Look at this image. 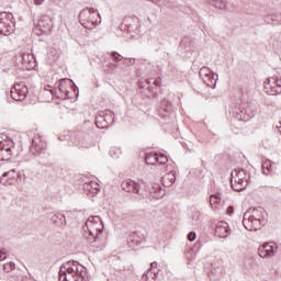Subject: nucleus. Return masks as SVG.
I'll return each instance as SVG.
<instances>
[{
  "label": "nucleus",
  "mask_w": 281,
  "mask_h": 281,
  "mask_svg": "<svg viewBox=\"0 0 281 281\" xmlns=\"http://www.w3.org/2000/svg\"><path fill=\"white\" fill-rule=\"evenodd\" d=\"M243 225L248 232H258L267 225V211L262 206L248 209L244 213Z\"/></svg>",
  "instance_id": "f257e3e1"
},
{
  "label": "nucleus",
  "mask_w": 281,
  "mask_h": 281,
  "mask_svg": "<svg viewBox=\"0 0 281 281\" xmlns=\"http://www.w3.org/2000/svg\"><path fill=\"white\" fill-rule=\"evenodd\" d=\"M258 114V104L254 102H246L238 108L233 109V115L239 122H249Z\"/></svg>",
  "instance_id": "f03ea898"
},
{
  "label": "nucleus",
  "mask_w": 281,
  "mask_h": 281,
  "mask_svg": "<svg viewBox=\"0 0 281 281\" xmlns=\"http://www.w3.org/2000/svg\"><path fill=\"white\" fill-rule=\"evenodd\" d=\"M249 179L251 177L245 169H235L231 173V186L235 192H240V190H245L247 188V183H249Z\"/></svg>",
  "instance_id": "7ed1b4c3"
},
{
  "label": "nucleus",
  "mask_w": 281,
  "mask_h": 281,
  "mask_svg": "<svg viewBox=\"0 0 281 281\" xmlns=\"http://www.w3.org/2000/svg\"><path fill=\"white\" fill-rule=\"evenodd\" d=\"M14 153V140L5 134L0 135V161H10Z\"/></svg>",
  "instance_id": "20e7f679"
},
{
  "label": "nucleus",
  "mask_w": 281,
  "mask_h": 281,
  "mask_svg": "<svg viewBox=\"0 0 281 281\" xmlns=\"http://www.w3.org/2000/svg\"><path fill=\"white\" fill-rule=\"evenodd\" d=\"M70 79H61L57 83V88L50 89L53 97L58 98L59 100H69V90H67V85L71 86Z\"/></svg>",
  "instance_id": "39448f33"
},
{
  "label": "nucleus",
  "mask_w": 281,
  "mask_h": 281,
  "mask_svg": "<svg viewBox=\"0 0 281 281\" xmlns=\"http://www.w3.org/2000/svg\"><path fill=\"white\" fill-rule=\"evenodd\" d=\"M263 91L268 95H280L281 93V77H270L263 82Z\"/></svg>",
  "instance_id": "423d86ee"
},
{
  "label": "nucleus",
  "mask_w": 281,
  "mask_h": 281,
  "mask_svg": "<svg viewBox=\"0 0 281 281\" xmlns=\"http://www.w3.org/2000/svg\"><path fill=\"white\" fill-rule=\"evenodd\" d=\"M12 19H14V15L10 12H0V34L2 36H10L12 34Z\"/></svg>",
  "instance_id": "0eeeda50"
},
{
  "label": "nucleus",
  "mask_w": 281,
  "mask_h": 281,
  "mask_svg": "<svg viewBox=\"0 0 281 281\" xmlns=\"http://www.w3.org/2000/svg\"><path fill=\"white\" fill-rule=\"evenodd\" d=\"M30 153L34 155V157H43L45 153H47V142L43 140L41 136H37L32 139Z\"/></svg>",
  "instance_id": "6e6552de"
},
{
  "label": "nucleus",
  "mask_w": 281,
  "mask_h": 281,
  "mask_svg": "<svg viewBox=\"0 0 281 281\" xmlns=\"http://www.w3.org/2000/svg\"><path fill=\"white\" fill-rule=\"evenodd\" d=\"M11 98L12 100H15L16 102H21L27 98V93H30V90L25 83H16L11 88Z\"/></svg>",
  "instance_id": "1a4fd4ad"
},
{
  "label": "nucleus",
  "mask_w": 281,
  "mask_h": 281,
  "mask_svg": "<svg viewBox=\"0 0 281 281\" xmlns=\"http://www.w3.org/2000/svg\"><path fill=\"white\" fill-rule=\"evenodd\" d=\"M83 228L90 229V232H97L98 234H104V224L98 215L89 217Z\"/></svg>",
  "instance_id": "9d476101"
},
{
  "label": "nucleus",
  "mask_w": 281,
  "mask_h": 281,
  "mask_svg": "<svg viewBox=\"0 0 281 281\" xmlns=\"http://www.w3.org/2000/svg\"><path fill=\"white\" fill-rule=\"evenodd\" d=\"M278 254V245L276 243H266L258 249V255L260 258H272V256H276Z\"/></svg>",
  "instance_id": "9b49d317"
},
{
  "label": "nucleus",
  "mask_w": 281,
  "mask_h": 281,
  "mask_svg": "<svg viewBox=\"0 0 281 281\" xmlns=\"http://www.w3.org/2000/svg\"><path fill=\"white\" fill-rule=\"evenodd\" d=\"M83 232V238L92 245V247H95V243H102L104 240V234L98 233L95 231H90L85 227H82Z\"/></svg>",
  "instance_id": "f8f14e48"
},
{
  "label": "nucleus",
  "mask_w": 281,
  "mask_h": 281,
  "mask_svg": "<svg viewBox=\"0 0 281 281\" xmlns=\"http://www.w3.org/2000/svg\"><path fill=\"white\" fill-rule=\"evenodd\" d=\"M19 177H21V172H16V170L12 169L2 175L0 183H2V186H12L14 183V180L19 179Z\"/></svg>",
  "instance_id": "ddd939ff"
},
{
  "label": "nucleus",
  "mask_w": 281,
  "mask_h": 281,
  "mask_svg": "<svg viewBox=\"0 0 281 281\" xmlns=\"http://www.w3.org/2000/svg\"><path fill=\"white\" fill-rule=\"evenodd\" d=\"M121 188L124 192H132L133 194H139V190H142V186L131 179L123 181Z\"/></svg>",
  "instance_id": "4468645a"
},
{
  "label": "nucleus",
  "mask_w": 281,
  "mask_h": 281,
  "mask_svg": "<svg viewBox=\"0 0 281 281\" xmlns=\"http://www.w3.org/2000/svg\"><path fill=\"white\" fill-rule=\"evenodd\" d=\"M215 236L218 238H227L229 236V224L225 221H221L215 226Z\"/></svg>",
  "instance_id": "2eb2a0df"
},
{
  "label": "nucleus",
  "mask_w": 281,
  "mask_h": 281,
  "mask_svg": "<svg viewBox=\"0 0 281 281\" xmlns=\"http://www.w3.org/2000/svg\"><path fill=\"white\" fill-rule=\"evenodd\" d=\"M170 111H172V104L168 99H164L160 103L158 115H160L162 120H168V117H170Z\"/></svg>",
  "instance_id": "dca6fc26"
},
{
  "label": "nucleus",
  "mask_w": 281,
  "mask_h": 281,
  "mask_svg": "<svg viewBox=\"0 0 281 281\" xmlns=\"http://www.w3.org/2000/svg\"><path fill=\"white\" fill-rule=\"evenodd\" d=\"M21 63L26 69H34L36 67V57L30 53L21 55Z\"/></svg>",
  "instance_id": "f3484780"
},
{
  "label": "nucleus",
  "mask_w": 281,
  "mask_h": 281,
  "mask_svg": "<svg viewBox=\"0 0 281 281\" xmlns=\"http://www.w3.org/2000/svg\"><path fill=\"white\" fill-rule=\"evenodd\" d=\"M100 120H103L104 124L101 125V128H109V126H113L115 124V114L108 110L103 116H100Z\"/></svg>",
  "instance_id": "a211bd4d"
},
{
  "label": "nucleus",
  "mask_w": 281,
  "mask_h": 281,
  "mask_svg": "<svg viewBox=\"0 0 281 281\" xmlns=\"http://www.w3.org/2000/svg\"><path fill=\"white\" fill-rule=\"evenodd\" d=\"M206 87L211 89H216V81L218 80V75L211 72L210 75L200 76Z\"/></svg>",
  "instance_id": "6ab92c4d"
},
{
  "label": "nucleus",
  "mask_w": 281,
  "mask_h": 281,
  "mask_svg": "<svg viewBox=\"0 0 281 281\" xmlns=\"http://www.w3.org/2000/svg\"><path fill=\"white\" fill-rule=\"evenodd\" d=\"M127 245L131 247V249H135V247H139V245H142V237L137 232L128 235Z\"/></svg>",
  "instance_id": "aec40b11"
},
{
  "label": "nucleus",
  "mask_w": 281,
  "mask_h": 281,
  "mask_svg": "<svg viewBox=\"0 0 281 281\" xmlns=\"http://www.w3.org/2000/svg\"><path fill=\"white\" fill-rule=\"evenodd\" d=\"M50 221L57 227L61 229L67 225V220L63 213H56L50 216Z\"/></svg>",
  "instance_id": "412c9836"
},
{
  "label": "nucleus",
  "mask_w": 281,
  "mask_h": 281,
  "mask_svg": "<svg viewBox=\"0 0 281 281\" xmlns=\"http://www.w3.org/2000/svg\"><path fill=\"white\" fill-rule=\"evenodd\" d=\"M175 181H177V172L175 171H170L161 178V183L165 188H170Z\"/></svg>",
  "instance_id": "4be33fe9"
},
{
  "label": "nucleus",
  "mask_w": 281,
  "mask_h": 281,
  "mask_svg": "<svg viewBox=\"0 0 281 281\" xmlns=\"http://www.w3.org/2000/svg\"><path fill=\"white\" fill-rule=\"evenodd\" d=\"M146 86H147V89L150 91V93H153V95H155V93H157V89H159V87H161V80L155 79L153 81V79H147Z\"/></svg>",
  "instance_id": "5701e85b"
},
{
  "label": "nucleus",
  "mask_w": 281,
  "mask_h": 281,
  "mask_svg": "<svg viewBox=\"0 0 281 281\" xmlns=\"http://www.w3.org/2000/svg\"><path fill=\"white\" fill-rule=\"evenodd\" d=\"M95 12H98V10L94 9V8H86V9H83V10L80 11V13H79V19H80L81 21H82V19L89 21V15L95 14Z\"/></svg>",
  "instance_id": "b1692460"
},
{
  "label": "nucleus",
  "mask_w": 281,
  "mask_h": 281,
  "mask_svg": "<svg viewBox=\"0 0 281 281\" xmlns=\"http://www.w3.org/2000/svg\"><path fill=\"white\" fill-rule=\"evenodd\" d=\"M158 273L155 270H148L146 273L142 276L143 281H159Z\"/></svg>",
  "instance_id": "393cba45"
},
{
  "label": "nucleus",
  "mask_w": 281,
  "mask_h": 281,
  "mask_svg": "<svg viewBox=\"0 0 281 281\" xmlns=\"http://www.w3.org/2000/svg\"><path fill=\"white\" fill-rule=\"evenodd\" d=\"M145 161L148 166H156L157 164V153L147 154L145 157Z\"/></svg>",
  "instance_id": "a878e982"
},
{
  "label": "nucleus",
  "mask_w": 281,
  "mask_h": 281,
  "mask_svg": "<svg viewBox=\"0 0 281 281\" xmlns=\"http://www.w3.org/2000/svg\"><path fill=\"white\" fill-rule=\"evenodd\" d=\"M263 175H271L273 172V166L271 165V160H266L261 165Z\"/></svg>",
  "instance_id": "bb28decb"
},
{
  "label": "nucleus",
  "mask_w": 281,
  "mask_h": 281,
  "mask_svg": "<svg viewBox=\"0 0 281 281\" xmlns=\"http://www.w3.org/2000/svg\"><path fill=\"white\" fill-rule=\"evenodd\" d=\"M221 199H223V193L217 192L215 194H212L210 198V204L212 205H221Z\"/></svg>",
  "instance_id": "cd10ccee"
},
{
  "label": "nucleus",
  "mask_w": 281,
  "mask_h": 281,
  "mask_svg": "<svg viewBox=\"0 0 281 281\" xmlns=\"http://www.w3.org/2000/svg\"><path fill=\"white\" fill-rule=\"evenodd\" d=\"M153 190L155 199H161V196L166 194V191H164V189H161V186L159 184H154Z\"/></svg>",
  "instance_id": "c85d7f7f"
},
{
  "label": "nucleus",
  "mask_w": 281,
  "mask_h": 281,
  "mask_svg": "<svg viewBox=\"0 0 281 281\" xmlns=\"http://www.w3.org/2000/svg\"><path fill=\"white\" fill-rule=\"evenodd\" d=\"M203 218V215L200 211H193L191 214V225H199V222Z\"/></svg>",
  "instance_id": "c756f323"
},
{
  "label": "nucleus",
  "mask_w": 281,
  "mask_h": 281,
  "mask_svg": "<svg viewBox=\"0 0 281 281\" xmlns=\"http://www.w3.org/2000/svg\"><path fill=\"white\" fill-rule=\"evenodd\" d=\"M211 5L217 8L218 10H225L227 8V1L225 0H212Z\"/></svg>",
  "instance_id": "7c9ffc66"
},
{
  "label": "nucleus",
  "mask_w": 281,
  "mask_h": 281,
  "mask_svg": "<svg viewBox=\"0 0 281 281\" xmlns=\"http://www.w3.org/2000/svg\"><path fill=\"white\" fill-rule=\"evenodd\" d=\"M274 21H279L281 23V13H279L277 15L268 14L265 16L266 23H273Z\"/></svg>",
  "instance_id": "2f4dec72"
},
{
  "label": "nucleus",
  "mask_w": 281,
  "mask_h": 281,
  "mask_svg": "<svg viewBox=\"0 0 281 281\" xmlns=\"http://www.w3.org/2000/svg\"><path fill=\"white\" fill-rule=\"evenodd\" d=\"M14 269H16V265L12 261L2 265V270L4 273H11V271H14Z\"/></svg>",
  "instance_id": "473e14b6"
},
{
  "label": "nucleus",
  "mask_w": 281,
  "mask_h": 281,
  "mask_svg": "<svg viewBox=\"0 0 281 281\" xmlns=\"http://www.w3.org/2000/svg\"><path fill=\"white\" fill-rule=\"evenodd\" d=\"M167 161H168V156L161 153L157 154V164H159V166H165Z\"/></svg>",
  "instance_id": "72a5a7b5"
},
{
  "label": "nucleus",
  "mask_w": 281,
  "mask_h": 281,
  "mask_svg": "<svg viewBox=\"0 0 281 281\" xmlns=\"http://www.w3.org/2000/svg\"><path fill=\"white\" fill-rule=\"evenodd\" d=\"M111 58L114 63H120V60H122L124 57H122V55H120L117 52H112Z\"/></svg>",
  "instance_id": "f704fd0d"
},
{
  "label": "nucleus",
  "mask_w": 281,
  "mask_h": 281,
  "mask_svg": "<svg viewBox=\"0 0 281 281\" xmlns=\"http://www.w3.org/2000/svg\"><path fill=\"white\" fill-rule=\"evenodd\" d=\"M212 74V69L204 66L200 69V76H210Z\"/></svg>",
  "instance_id": "c9c22d12"
},
{
  "label": "nucleus",
  "mask_w": 281,
  "mask_h": 281,
  "mask_svg": "<svg viewBox=\"0 0 281 281\" xmlns=\"http://www.w3.org/2000/svg\"><path fill=\"white\" fill-rule=\"evenodd\" d=\"M188 240H190V243H193V240H196V233L195 232H190L188 234Z\"/></svg>",
  "instance_id": "e433bc0d"
},
{
  "label": "nucleus",
  "mask_w": 281,
  "mask_h": 281,
  "mask_svg": "<svg viewBox=\"0 0 281 281\" xmlns=\"http://www.w3.org/2000/svg\"><path fill=\"white\" fill-rule=\"evenodd\" d=\"M110 155L111 157H120V149L111 148Z\"/></svg>",
  "instance_id": "4c0bfd02"
},
{
  "label": "nucleus",
  "mask_w": 281,
  "mask_h": 281,
  "mask_svg": "<svg viewBox=\"0 0 281 281\" xmlns=\"http://www.w3.org/2000/svg\"><path fill=\"white\" fill-rule=\"evenodd\" d=\"M8 258V252H5V249L0 250V262L5 260Z\"/></svg>",
  "instance_id": "58836bf2"
},
{
  "label": "nucleus",
  "mask_w": 281,
  "mask_h": 281,
  "mask_svg": "<svg viewBox=\"0 0 281 281\" xmlns=\"http://www.w3.org/2000/svg\"><path fill=\"white\" fill-rule=\"evenodd\" d=\"M95 124H97L98 128H102V124H105V123H104V120H101L99 116Z\"/></svg>",
  "instance_id": "ea45409f"
},
{
  "label": "nucleus",
  "mask_w": 281,
  "mask_h": 281,
  "mask_svg": "<svg viewBox=\"0 0 281 281\" xmlns=\"http://www.w3.org/2000/svg\"><path fill=\"white\" fill-rule=\"evenodd\" d=\"M133 63H135V58H130L128 60L125 58L124 65H127V67L130 65H133Z\"/></svg>",
  "instance_id": "a19ab883"
},
{
  "label": "nucleus",
  "mask_w": 281,
  "mask_h": 281,
  "mask_svg": "<svg viewBox=\"0 0 281 281\" xmlns=\"http://www.w3.org/2000/svg\"><path fill=\"white\" fill-rule=\"evenodd\" d=\"M155 269H157V261H154L150 263V269L151 271H155Z\"/></svg>",
  "instance_id": "79ce46f5"
},
{
  "label": "nucleus",
  "mask_w": 281,
  "mask_h": 281,
  "mask_svg": "<svg viewBox=\"0 0 281 281\" xmlns=\"http://www.w3.org/2000/svg\"><path fill=\"white\" fill-rule=\"evenodd\" d=\"M35 5H43L45 3V0H34Z\"/></svg>",
  "instance_id": "37998d69"
},
{
  "label": "nucleus",
  "mask_w": 281,
  "mask_h": 281,
  "mask_svg": "<svg viewBox=\"0 0 281 281\" xmlns=\"http://www.w3.org/2000/svg\"><path fill=\"white\" fill-rule=\"evenodd\" d=\"M227 214H229V215L234 214V206L227 207Z\"/></svg>",
  "instance_id": "c03bdc74"
},
{
  "label": "nucleus",
  "mask_w": 281,
  "mask_h": 281,
  "mask_svg": "<svg viewBox=\"0 0 281 281\" xmlns=\"http://www.w3.org/2000/svg\"><path fill=\"white\" fill-rule=\"evenodd\" d=\"M277 131H278V133L281 134V123H279V124L277 125Z\"/></svg>",
  "instance_id": "a18cd8bd"
},
{
  "label": "nucleus",
  "mask_w": 281,
  "mask_h": 281,
  "mask_svg": "<svg viewBox=\"0 0 281 281\" xmlns=\"http://www.w3.org/2000/svg\"><path fill=\"white\" fill-rule=\"evenodd\" d=\"M0 280H5V277H3V274L0 273Z\"/></svg>",
  "instance_id": "49530a36"
},
{
  "label": "nucleus",
  "mask_w": 281,
  "mask_h": 281,
  "mask_svg": "<svg viewBox=\"0 0 281 281\" xmlns=\"http://www.w3.org/2000/svg\"><path fill=\"white\" fill-rule=\"evenodd\" d=\"M97 16L101 20V18H100V13H98V12H97Z\"/></svg>",
  "instance_id": "de8ad7c7"
},
{
  "label": "nucleus",
  "mask_w": 281,
  "mask_h": 281,
  "mask_svg": "<svg viewBox=\"0 0 281 281\" xmlns=\"http://www.w3.org/2000/svg\"><path fill=\"white\" fill-rule=\"evenodd\" d=\"M74 91H78V87H75V88H74Z\"/></svg>",
  "instance_id": "09e8293b"
},
{
  "label": "nucleus",
  "mask_w": 281,
  "mask_h": 281,
  "mask_svg": "<svg viewBox=\"0 0 281 281\" xmlns=\"http://www.w3.org/2000/svg\"><path fill=\"white\" fill-rule=\"evenodd\" d=\"M90 23H92V24H93V23H95V22H93L92 20H90Z\"/></svg>",
  "instance_id": "8fccbe9b"
}]
</instances>
